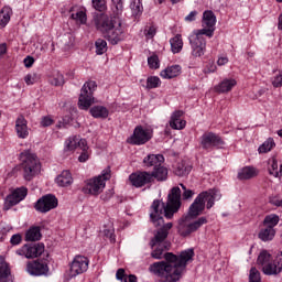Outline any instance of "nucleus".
<instances>
[{
    "mask_svg": "<svg viewBox=\"0 0 282 282\" xmlns=\"http://www.w3.org/2000/svg\"><path fill=\"white\" fill-rule=\"evenodd\" d=\"M182 208V189L178 186L173 187L169 195L167 202L162 203L160 199L153 200L151 205L150 219L155 228L162 226L156 230L154 237L150 241V248L152 250V259H164L165 261L154 262L150 265L149 270L156 276H163L160 282H176L182 276V271L188 261L195 257L193 249L182 251L180 256L173 252H166L171 248V242H167L169 230L173 228V223L164 225L165 219H173V215L180 212ZM165 252V253H164Z\"/></svg>",
    "mask_w": 282,
    "mask_h": 282,
    "instance_id": "obj_1",
    "label": "nucleus"
},
{
    "mask_svg": "<svg viewBox=\"0 0 282 282\" xmlns=\"http://www.w3.org/2000/svg\"><path fill=\"white\" fill-rule=\"evenodd\" d=\"M94 24L111 45H118V43L124 41V29H122V22L117 18H109L102 13L97 14L94 17Z\"/></svg>",
    "mask_w": 282,
    "mask_h": 282,
    "instance_id": "obj_2",
    "label": "nucleus"
},
{
    "mask_svg": "<svg viewBox=\"0 0 282 282\" xmlns=\"http://www.w3.org/2000/svg\"><path fill=\"white\" fill-rule=\"evenodd\" d=\"M217 193V189H209L198 194L188 208V217L197 219L199 215H203L206 208L207 210H210V208L215 206V199L219 197Z\"/></svg>",
    "mask_w": 282,
    "mask_h": 282,
    "instance_id": "obj_3",
    "label": "nucleus"
},
{
    "mask_svg": "<svg viewBox=\"0 0 282 282\" xmlns=\"http://www.w3.org/2000/svg\"><path fill=\"white\" fill-rule=\"evenodd\" d=\"M20 160L24 180L32 182L41 173V161H39V156L30 150H24L20 154Z\"/></svg>",
    "mask_w": 282,
    "mask_h": 282,
    "instance_id": "obj_4",
    "label": "nucleus"
},
{
    "mask_svg": "<svg viewBox=\"0 0 282 282\" xmlns=\"http://www.w3.org/2000/svg\"><path fill=\"white\" fill-rule=\"evenodd\" d=\"M109 180H111V167L105 169L98 176L86 180L82 187V193H84V195L98 196L105 191L106 182Z\"/></svg>",
    "mask_w": 282,
    "mask_h": 282,
    "instance_id": "obj_5",
    "label": "nucleus"
},
{
    "mask_svg": "<svg viewBox=\"0 0 282 282\" xmlns=\"http://www.w3.org/2000/svg\"><path fill=\"white\" fill-rule=\"evenodd\" d=\"M198 144L203 151H215V149H223L226 145V141L221 135L213 132L205 131L198 139Z\"/></svg>",
    "mask_w": 282,
    "mask_h": 282,
    "instance_id": "obj_6",
    "label": "nucleus"
},
{
    "mask_svg": "<svg viewBox=\"0 0 282 282\" xmlns=\"http://www.w3.org/2000/svg\"><path fill=\"white\" fill-rule=\"evenodd\" d=\"M96 89H98V85L94 80L84 84L78 99L79 109L87 111V109L96 102V98H94V91H96Z\"/></svg>",
    "mask_w": 282,
    "mask_h": 282,
    "instance_id": "obj_7",
    "label": "nucleus"
},
{
    "mask_svg": "<svg viewBox=\"0 0 282 282\" xmlns=\"http://www.w3.org/2000/svg\"><path fill=\"white\" fill-rule=\"evenodd\" d=\"M153 138V130L144 128L142 126H137L134 128L133 134L128 139V144H133L134 147H142L147 144Z\"/></svg>",
    "mask_w": 282,
    "mask_h": 282,
    "instance_id": "obj_8",
    "label": "nucleus"
},
{
    "mask_svg": "<svg viewBox=\"0 0 282 282\" xmlns=\"http://www.w3.org/2000/svg\"><path fill=\"white\" fill-rule=\"evenodd\" d=\"M57 206L58 198L54 194H46L34 203V209L42 214L50 213V210H54Z\"/></svg>",
    "mask_w": 282,
    "mask_h": 282,
    "instance_id": "obj_9",
    "label": "nucleus"
},
{
    "mask_svg": "<svg viewBox=\"0 0 282 282\" xmlns=\"http://www.w3.org/2000/svg\"><path fill=\"white\" fill-rule=\"evenodd\" d=\"M205 224H208V218L206 216H202L189 224H186V221L183 220L178 224V234L181 237H189V235L197 232V230L200 229L202 226H205Z\"/></svg>",
    "mask_w": 282,
    "mask_h": 282,
    "instance_id": "obj_10",
    "label": "nucleus"
},
{
    "mask_svg": "<svg viewBox=\"0 0 282 282\" xmlns=\"http://www.w3.org/2000/svg\"><path fill=\"white\" fill-rule=\"evenodd\" d=\"M45 252V245L43 242L24 245L22 248L15 251L19 257H25V259H36Z\"/></svg>",
    "mask_w": 282,
    "mask_h": 282,
    "instance_id": "obj_11",
    "label": "nucleus"
},
{
    "mask_svg": "<svg viewBox=\"0 0 282 282\" xmlns=\"http://www.w3.org/2000/svg\"><path fill=\"white\" fill-rule=\"evenodd\" d=\"M129 180L134 188H142V186L153 184V175L147 171L134 172L130 174Z\"/></svg>",
    "mask_w": 282,
    "mask_h": 282,
    "instance_id": "obj_12",
    "label": "nucleus"
},
{
    "mask_svg": "<svg viewBox=\"0 0 282 282\" xmlns=\"http://www.w3.org/2000/svg\"><path fill=\"white\" fill-rule=\"evenodd\" d=\"M26 272H29L31 276H44L50 272V267L45 260H33L28 262Z\"/></svg>",
    "mask_w": 282,
    "mask_h": 282,
    "instance_id": "obj_13",
    "label": "nucleus"
},
{
    "mask_svg": "<svg viewBox=\"0 0 282 282\" xmlns=\"http://www.w3.org/2000/svg\"><path fill=\"white\" fill-rule=\"evenodd\" d=\"M89 269V259L85 256H76L70 263V276H78Z\"/></svg>",
    "mask_w": 282,
    "mask_h": 282,
    "instance_id": "obj_14",
    "label": "nucleus"
},
{
    "mask_svg": "<svg viewBox=\"0 0 282 282\" xmlns=\"http://www.w3.org/2000/svg\"><path fill=\"white\" fill-rule=\"evenodd\" d=\"M189 43L192 46V56L195 58L204 56L206 53V37H202V35L191 36Z\"/></svg>",
    "mask_w": 282,
    "mask_h": 282,
    "instance_id": "obj_15",
    "label": "nucleus"
},
{
    "mask_svg": "<svg viewBox=\"0 0 282 282\" xmlns=\"http://www.w3.org/2000/svg\"><path fill=\"white\" fill-rule=\"evenodd\" d=\"M25 197H28V188L19 187L7 196L6 206H9V208H12V206H17V204H21V202H23Z\"/></svg>",
    "mask_w": 282,
    "mask_h": 282,
    "instance_id": "obj_16",
    "label": "nucleus"
},
{
    "mask_svg": "<svg viewBox=\"0 0 282 282\" xmlns=\"http://www.w3.org/2000/svg\"><path fill=\"white\" fill-rule=\"evenodd\" d=\"M262 272H263V274H267V276L281 274V272H282V252L275 260L264 264V267H262Z\"/></svg>",
    "mask_w": 282,
    "mask_h": 282,
    "instance_id": "obj_17",
    "label": "nucleus"
},
{
    "mask_svg": "<svg viewBox=\"0 0 282 282\" xmlns=\"http://www.w3.org/2000/svg\"><path fill=\"white\" fill-rule=\"evenodd\" d=\"M164 164V155L162 154H148L143 159L144 169H158V166H162Z\"/></svg>",
    "mask_w": 282,
    "mask_h": 282,
    "instance_id": "obj_18",
    "label": "nucleus"
},
{
    "mask_svg": "<svg viewBox=\"0 0 282 282\" xmlns=\"http://www.w3.org/2000/svg\"><path fill=\"white\" fill-rule=\"evenodd\" d=\"M15 131L18 138H21L22 140H25V138L30 135V131L28 130V120H25L23 115H20L15 120Z\"/></svg>",
    "mask_w": 282,
    "mask_h": 282,
    "instance_id": "obj_19",
    "label": "nucleus"
},
{
    "mask_svg": "<svg viewBox=\"0 0 282 282\" xmlns=\"http://www.w3.org/2000/svg\"><path fill=\"white\" fill-rule=\"evenodd\" d=\"M184 116V111L176 110L172 113L170 120V127L172 129L182 130L186 127V120H183L182 117Z\"/></svg>",
    "mask_w": 282,
    "mask_h": 282,
    "instance_id": "obj_20",
    "label": "nucleus"
},
{
    "mask_svg": "<svg viewBox=\"0 0 282 282\" xmlns=\"http://www.w3.org/2000/svg\"><path fill=\"white\" fill-rule=\"evenodd\" d=\"M182 74V66L180 65H172L167 66L165 69H163L160 73L161 78L171 79V78H177Z\"/></svg>",
    "mask_w": 282,
    "mask_h": 282,
    "instance_id": "obj_21",
    "label": "nucleus"
},
{
    "mask_svg": "<svg viewBox=\"0 0 282 282\" xmlns=\"http://www.w3.org/2000/svg\"><path fill=\"white\" fill-rule=\"evenodd\" d=\"M150 175H152V182H155V180H158V182H164L166 177H169V170L161 164L154 167L153 171L150 172Z\"/></svg>",
    "mask_w": 282,
    "mask_h": 282,
    "instance_id": "obj_22",
    "label": "nucleus"
},
{
    "mask_svg": "<svg viewBox=\"0 0 282 282\" xmlns=\"http://www.w3.org/2000/svg\"><path fill=\"white\" fill-rule=\"evenodd\" d=\"M55 182L57 186H72L74 178L72 177V172L64 170L56 178Z\"/></svg>",
    "mask_w": 282,
    "mask_h": 282,
    "instance_id": "obj_23",
    "label": "nucleus"
},
{
    "mask_svg": "<svg viewBox=\"0 0 282 282\" xmlns=\"http://www.w3.org/2000/svg\"><path fill=\"white\" fill-rule=\"evenodd\" d=\"M237 85V80L230 78H226L224 79L223 82L219 83V85H217L215 87V90L218 93V94H227L228 91H231L232 90V87H235Z\"/></svg>",
    "mask_w": 282,
    "mask_h": 282,
    "instance_id": "obj_24",
    "label": "nucleus"
},
{
    "mask_svg": "<svg viewBox=\"0 0 282 282\" xmlns=\"http://www.w3.org/2000/svg\"><path fill=\"white\" fill-rule=\"evenodd\" d=\"M89 113L93 116V118L101 120L109 118V109H107L105 106H94L90 108Z\"/></svg>",
    "mask_w": 282,
    "mask_h": 282,
    "instance_id": "obj_25",
    "label": "nucleus"
},
{
    "mask_svg": "<svg viewBox=\"0 0 282 282\" xmlns=\"http://www.w3.org/2000/svg\"><path fill=\"white\" fill-rule=\"evenodd\" d=\"M268 171L273 177H282V163L279 164L274 158L270 159Z\"/></svg>",
    "mask_w": 282,
    "mask_h": 282,
    "instance_id": "obj_26",
    "label": "nucleus"
},
{
    "mask_svg": "<svg viewBox=\"0 0 282 282\" xmlns=\"http://www.w3.org/2000/svg\"><path fill=\"white\" fill-rule=\"evenodd\" d=\"M193 166L188 165L185 161L178 162L174 166V173L178 177H184L191 173Z\"/></svg>",
    "mask_w": 282,
    "mask_h": 282,
    "instance_id": "obj_27",
    "label": "nucleus"
},
{
    "mask_svg": "<svg viewBox=\"0 0 282 282\" xmlns=\"http://www.w3.org/2000/svg\"><path fill=\"white\" fill-rule=\"evenodd\" d=\"M43 235L41 234V227H31L25 234V241H41Z\"/></svg>",
    "mask_w": 282,
    "mask_h": 282,
    "instance_id": "obj_28",
    "label": "nucleus"
},
{
    "mask_svg": "<svg viewBox=\"0 0 282 282\" xmlns=\"http://www.w3.org/2000/svg\"><path fill=\"white\" fill-rule=\"evenodd\" d=\"M252 177H257V169L253 166H245L238 173L239 180H252Z\"/></svg>",
    "mask_w": 282,
    "mask_h": 282,
    "instance_id": "obj_29",
    "label": "nucleus"
},
{
    "mask_svg": "<svg viewBox=\"0 0 282 282\" xmlns=\"http://www.w3.org/2000/svg\"><path fill=\"white\" fill-rule=\"evenodd\" d=\"M217 23V17L213 11H205L203 13V28H215Z\"/></svg>",
    "mask_w": 282,
    "mask_h": 282,
    "instance_id": "obj_30",
    "label": "nucleus"
},
{
    "mask_svg": "<svg viewBox=\"0 0 282 282\" xmlns=\"http://www.w3.org/2000/svg\"><path fill=\"white\" fill-rule=\"evenodd\" d=\"M170 45L173 54H180L184 47V42L182 41V35L177 34L170 40Z\"/></svg>",
    "mask_w": 282,
    "mask_h": 282,
    "instance_id": "obj_31",
    "label": "nucleus"
},
{
    "mask_svg": "<svg viewBox=\"0 0 282 282\" xmlns=\"http://www.w3.org/2000/svg\"><path fill=\"white\" fill-rule=\"evenodd\" d=\"M10 265L7 262H0V282H12Z\"/></svg>",
    "mask_w": 282,
    "mask_h": 282,
    "instance_id": "obj_32",
    "label": "nucleus"
},
{
    "mask_svg": "<svg viewBox=\"0 0 282 282\" xmlns=\"http://www.w3.org/2000/svg\"><path fill=\"white\" fill-rule=\"evenodd\" d=\"M274 235H276V231L272 227H265L260 230L258 237L261 241H272Z\"/></svg>",
    "mask_w": 282,
    "mask_h": 282,
    "instance_id": "obj_33",
    "label": "nucleus"
},
{
    "mask_svg": "<svg viewBox=\"0 0 282 282\" xmlns=\"http://www.w3.org/2000/svg\"><path fill=\"white\" fill-rule=\"evenodd\" d=\"M279 225V216L276 214H271L264 217L263 226L265 228H272L274 229V226Z\"/></svg>",
    "mask_w": 282,
    "mask_h": 282,
    "instance_id": "obj_34",
    "label": "nucleus"
},
{
    "mask_svg": "<svg viewBox=\"0 0 282 282\" xmlns=\"http://www.w3.org/2000/svg\"><path fill=\"white\" fill-rule=\"evenodd\" d=\"M10 12H12V9L4 7L1 11H0V25L2 28H6L8 25V23H10Z\"/></svg>",
    "mask_w": 282,
    "mask_h": 282,
    "instance_id": "obj_35",
    "label": "nucleus"
},
{
    "mask_svg": "<svg viewBox=\"0 0 282 282\" xmlns=\"http://www.w3.org/2000/svg\"><path fill=\"white\" fill-rule=\"evenodd\" d=\"M50 84L53 85V87H63V85H65V76L61 72H57L50 79Z\"/></svg>",
    "mask_w": 282,
    "mask_h": 282,
    "instance_id": "obj_36",
    "label": "nucleus"
},
{
    "mask_svg": "<svg viewBox=\"0 0 282 282\" xmlns=\"http://www.w3.org/2000/svg\"><path fill=\"white\" fill-rule=\"evenodd\" d=\"M276 147V143H274V139L269 138L267 141H264L258 149L259 153H268L270 150Z\"/></svg>",
    "mask_w": 282,
    "mask_h": 282,
    "instance_id": "obj_37",
    "label": "nucleus"
},
{
    "mask_svg": "<svg viewBox=\"0 0 282 282\" xmlns=\"http://www.w3.org/2000/svg\"><path fill=\"white\" fill-rule=\"evenodd\" d=\"M133 17L138 18L142 14L144 7H142V1L133 0L130 4Z\"/></svg>",
    "mask_w": 282,
    "mask_h": 282,
    "instance_id": "obj_38",
    "label": "nucleus"
},
{
    "mask_svg": "<svg viewBox=\"0 0 282 282\" xmlns=\"http://www.w3.org/2000/svg\"><path fill=\"white\" fill-rule=\"evenodd\" d=\"M271 261H272V256L270 253H268V251H262L258 256L257 263H258V265H261L262 268H264Z\"/></svg>",
    "mask_w": 282,
    "mask_h": 282,
    "instance_id": "obj_39",
    "label": "nucleus"
},
{
    "mask_svg": "<svg viewBox=\"0 0 282 282\" xmlns=\"http://www.w3.org/2000/svg\"><path fill=\"white\" fill-rule=\"evenodd\" d=\"M70 19H73V21H76V23H80V25H85V23H87V13L80 10L76 13H72Z\"/></svg>",
    "mask_w": 282,
    "mask_h": 282,
    "instance_id": "obj_40",
    "label": "nucleus"
},
{
    "mask_svg": "<svg viewBox=\"0 0 282 282\" xmlns=\"http://www.w3.org/2000/svg\"><path fill=\"white\" fill-rule=\"evenodd\" d=\"M162 85V80L158 76H150L147 79V89H158Z\"/></svg>",
    "mask_w": 282,
    "mask_h": 282,
    "instance_id": "obj_41",
    "label": "nucleus"
},
{
    "mask_svg": "<svg viewBox=\"0 0 282 282\" xmlns=\"http://www.w3.org/2000/svg\"><path fill=\"white\" fill-rule=\"evenodd\" d=\"M95 46H96V54H98L99 56H101V54H105V52H107V41H105L104 39H98L95 42Z\"/></svg>",
    "mask_w": 282,
    "mask_h": 282,
    "instance_id": "obj_42",
    "label": "nucleus"
},
{
    "mask_svg": "<svg viewBox=\"0 0 282 282\" xmlns=\"http://www.w3.org/2000/svg\"><path fill=\"white\" fill-rule=\"evenodd\" d=\"M65 144H66L65 147L66 151H76V149H78V137L68 138Z\"/></svg>",
    "mask_w": 282,
    "mask_h": 282,
    "instance_id": "obj_43",
    "label": "nucleus"
},
{
    "mask_svg": "<svg viewBox=\"0 0 282 282\" xmlns=\"http://www.w3.org/2000/svg\"><path fill=\"white\" fill-rule=\"evenodd\" d=\"M213 34H215V28L204 26V29L199 30L194 36H200V39L208 36L210 39Z\"/></svg>",
    "mask_w": 282,
    "mask_h": 282,
    "instance_id": "obj_44",
    "label": "nucleus"
},
{
    "mask_svg": "<svg viewBox=\"0 0 282 282\" xmlns=\"http://www.w3.org/2000/svg\"><path fill=\"white\" fill-rule=\"evenodd\" d=\"M249 282H261V272L252 267L249 272Z\"/></svg>",
    "mask_w": 282,
    "mask_h": 282,
    "instance_id": "obj_45",
    "label": "nucleus"
},
{
    "mask_svg": "<svg viewBox=\"0 0 282 282\" xmlns=\"http://www.w3.org/2000/svg\"><path fill=\"white\" fill-rule=\"evenodd\" d=\"M203 72L204 74H215V72H217V65H215V62L208 61L206 62Z\"/></svg>",
    "mask_w": 282,
    "mask_h": 282,
    "instance_id": "obj_46",
    "label": "nucleus"
},
{
    "mask_svg": "<svg viewBox=\"0 0 282 282\" xmlns=\"http://www.w3.org/2000/svg\"><path fill=\"white\" fill-rule=\"evenodd\" d=\"M39 82V75L36 73H33V74H28L25 77H24V83L26 85H34L35 83Z\"/></svg>",
    "mask_w": 282,
    "mask_h": 282,
    "instance_id": "obj_47",
    "label": "nucleus"
},
{
    "mask_svg": "<svg viewBox=\"0 0 282 282\" xmlns=\"http://www.w3.org/2000/svg\"><path fill=\"white\" fill-rule=\"evenodd\" d=\"M181 188L184 191L182 194L183 199H191L193 198V195H195V192L193 189L186 188V185L181 184Z\"/></svg>",
    "mask_w": 282,
    "mask_h": 282,
    "instance_id": "obj_48",
    "label": "nucleus"
},
{
    "mask_svg": "<svg viewBox=\"0 0 282 282\" xmlns=\"http://www.w3.org/2000/svg\"><path fill=\"white\" fill-rule=\"evenodd\" d=\"M72 116L67 115V116H64L62 121L58 122L57 124V129H67V126L72 122Z\"/></svg>",
    "mask_w": 282,
    "mask_h": 282,
    "instance_id": "obj_49",
    "label": "nucleus"
},
{
    "mask_svg": "<svg viewBox=\"0 0 282 282\" xmlns=\"http://www.w3.org/2000/svg\"><path fill=\"white\" fill-rule=\"evenodd\" d=\"M148 64L151 69H158L160 67V62L158 59V56L153 55L148 58Z\"/></svg>",
    "mask_w": 282,
    "mask_h": 282,
    "instance_id": "obj_50",
    "label": "nucleus"
},
{
    "mask_svg": "<svg viewBox=\"0 0 282 282\" xmlns=\"http://www.w3.org/2000/svg\"><path fill=\"white\" fill-rule=\"evenodd\" d=\"M40 124L41 127H52V124H54V119L52 116H44L42 117Z\"/></svg>",
    "mask_w": 282,
    "mask_h": 282,
    "instance_id": "obj_51",
    "label": "nucleus"
},
{
    "mask_svg": "<svg viewBox=\"0 0 282 282\" xmlns=\"http://www.w3.org/2000/svg\"><path fill=\"white\" fill-rule=\"evenodd\" d=\"M93 8L98 12H105V0H93Z\"/></svg>",
    "mask_w": 282,
    "mask_h": 282,
    "instance_id": "obj_52",
    "label": "nucleus"
},
{
    "mask_svg": "<svg viewBox=\"0 0 282 282\" xmlns=\"http://www.w3.org/2000/svg\"><path fill=\"white\" fill-rule=\"evenodd\" d=\"M23 241V236L21 234H14L11 239L10 243L11 246H20V243Z\"/></svg>",
    "mask_w": 282,
    "mask_h": 282,
    "instance_id": "obj_53",
    "label": "nucleus"
},
{
    "mask_svg": "<svg viewBox=\"0 0 282 282\" xmlns=\"http://www.w3.org/2000/svg\"><path fill=\"white\" fill-rule=\"evenodd\" d=\"M77 149H80L82 151H89L87 140L77 137Z\"/></svg>",
    "mask_w": 282,
    "mask_h": 282,
    "instance_id": "obj_54",
    "label": "nucleus"
},
{
    "mask_svg": "<svg viewBox=\"0 0 282 282\" xmlns=\"http://www.w3.org/2000/svg\"><path fill=\"white\" fill-rule=\"evenodd\" d=\"M104 234L107 239H110L111 243L116 242V234L113 232V229H106Z\"/></svg>",
    "mask_w": 282,
    "mask_h": 282,
    "instance_id": "obj_55",
    "label": "nucleus"
},
{
    "mask_svg": "<svg viewBox=\"0 0 282 282\" xmlns=\"http://www.w3.org/2000/svg\"><path fill=\"white\" fill-rule=\"evenodd\" d=\"M272 85L275 88L282 87V74L276 75L273 79H272Z\"/></svg>",
    "mask_w": 282,
    "mask_h": 282,
    "instance_id": "obj_56",
    "label": "nucleus"
},
{
    "mask_svg": "<svg viewBox=\"0 0 282 282\" xmlns=\"http://www.w3.org/2000/svg\"><path fill=\"white\" fill-rule=\"evenodd\" d=\"M89 160V150H82V153L78 158L79 162H87Z\"/></svg>",
    "mask_w": 282,
    "mask_h": 282,
    "instance_id": "obj_57",
    "label": "nucleus"
},
{
    "mask_svg": "<svg viewBox=\"0 0 282 282\" xmlns=\"http://www.w3.org/2000/svg\"><path fill=\"white\" fill-rule=\"evenodd\" d=\"M23 63H24V66L28 68V69H30V67H32V65H34V57H32V56H26L25 58H24V61H23Z\"/></svg>",
    "mask_w": 282,
    "mask_h": 282,
    "instance_id": "obj_58",
    "label": "nucleus"
},
{
    "mask_svg": "<svg viewBox=\"0 0 282 282\" xmlns=\"http://www.w3.org/2000/svg\"><path fill=\"white\" fill-rule=\"evenodd\" d=\"M197 19V11H192L188 15L185 17V21L187 23H192V21H195Z\"/></svg>",
    "mask_w": 282,
    "mask_h": 282,
    "instance_id": "obj_59",
    "label": "nucleus"
},
{
    "mask_svg": "<svg viewBox=\"0 0 282 282\" xmlns=\"http://www.w3.org/2000/svg\"><path fill=\"white\" fill-rule=\"evenodd\" d=\"M270 204L282 208V199H279L278 197L270 198Z\"/></svg>",
    "mask_w": 282,
    "mask_h": 282,
    "instance_id": "obj_60",
    "label": "nucleus"
},
{
    "mask_svg": "<svg viewBox=\"0 0 282 282\" xmlns=\"http://www.w3.org/2000/svg\"><path fill=\"white\" fill-rule=\"evenodd\" d=\"M116 279L122 281L124 279V269H118L116 273Z\"/></svg>",
    "mask_w": 282,
    "mask_h": 282,
    "instance_id": "obj_61",
    "label": "nucleus"
},
{
    "mask_svg": "<svg viewBox=\"0 0 282 282\" xmlns=\"http://www.w3.org/2000/svg\"><path fill=\"white\" fill-rule=\"evenodd\" d=\"M111 197H113V189H109L106 195H101V199L105 202H107V199H111Z\"/></svg>",
    "mask_w": 282,
    "mask_h": 282,
    "instance_id": "obj_62",
    "label": "nucleus"
},
{
    "mask_svg": "<svg viewBox=\"0 0 282 282\" xmlns=\"http://www.w3.org/2000/svg\"><path fill=\"white\" fill-rule=\"evenodd\" d=\"M8 53V44L2 43L0 44V56H3V54Z\"/></svg>",
    "mask_w": 282,
    "mask_h": 282,
    "instance_id": "obj_63",
    "label": "nucleus"
},
{
    "mask_svg": "<svg viewBox=\"0 0 282 282\" xmlns=\"http://www.w3.org/2000/svg\"><path fill=\"white\" fill-rule=\"evenodd\" d=\"M228 63V57H219L217 61V65H226Z\"/></svg>",
    "mask_w": 282,
    "mask_h": 282,
    "instance_id": "obj_64",
    "label": "nucleus"
}]
</instances>
